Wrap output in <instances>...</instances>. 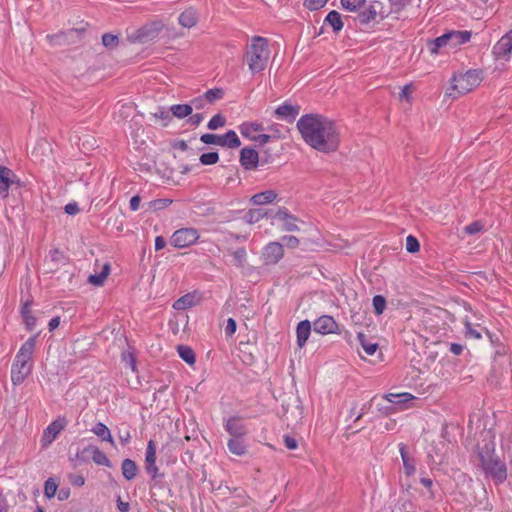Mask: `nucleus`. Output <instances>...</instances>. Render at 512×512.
<instances>
[{"label":"nucleus","instance_id":"nucleus-1","mask_svg":"<svg viewBox=\"0 0 512 512\" xmlns=\"http://www.w3.org/2000/svg\"><path fill=\"white\" fill-rule=\"evenodd\" d=\"M297 129L304 142L318 152L329 154L338 150L341 143L339 127L320 114H306L297 121Z\"/></svg>","mask_w":512,"mask_h":512},{"label":"nucleus","instance_id":"nucleus-2","mask_svg":"<svg viewBox=\"0 0 512 512\" xmlns=\"http://www.w3.org/2000/svg\"><path fill=\"white\" fill-rule=\"evenodd\" d=\"M34 350L35 338L31 337L22 344L17 352L11 366V381L14 386L22 384L31 374Z\"/></svg>","mask_w":512,"mask_h":512},{"label":"nucleus","instance_id":"nucleus-3","mask_svg":"<svg viewBox=\"0 0 512 512\" xmlns=\"http://www.w3.org/2000/svg\"><path fill=\"white\" fill-rule=\"evenodd\" d=\"M270 51L267 39L255 36L247 45L244 59L252 74L262 72L268 63Z\"/></svg>","mask_w":512,"mask_h":512},{"label":"nucleus","instance_id":"nucleus-4","mask_svg":"<svg viewBox=\"0 0 512 512\" xmlns=\"http://www.w3.org/2000/svg\"><path fill=\"white\" fill-rule=\"evenodd\" d=\"M484 79L480 69H469L465 72L454 73L450 80L449 96L458 98L476 89Z\"/></svg>","mask_w":512,"mask_h":512},{"label":"nucleus","instance_id":"nucleus-5","mask_svg":"<svg viewBox=\"0 0 512 512\" xmlns=\"http://www.w3.org/2000/svg\"><path fill=\"white\" fill-rule=\"evenodd\" d=\"M470 39V31L452 30L429 42L428 48L431 54L437 55L441 53L443 49L446 51L454 50L459 46L469 42Z\"/></svg>","mask_w":512,"mask_h":512},{"label":"nucleus","instance_id":"nucleus-6","mask_svg":"<svg viewBox=\"0 0 512 512\" xmlns=\"http://www.w3.org/2000/svg\"><path fill=\"white\" fill-rule=\"evenodd\" d=\"M495 445L493 441L485 444V451L479 453L481 464L486 472V475L497 480L506 478L505 464L494 455Z\"/></svg>","mask_w":512,"mask_h":512},{"label":"nucleus","instance_id":"nucleus-7","mask_svg":"<svg viewBox=\"0 0 512 512\" xmlns=\"http://www.w3.org/2000/svg\"><path fill=\"white\" fill-rule=\"evenodd\" d=\"M240 134L249 141L265 145L271 139V136L264 133L262 123L256 121H245L238 126Z\"/></svg>","mask_w":512,"mask_h":512},{"label":"nucleus","instance_id":"nucleus-8","mask_svg":"<svg viewBox=\"0 0 512 512\" xmlns=\"http://www.w3.org/2000/svg\"><path fill=\"white\" fill-rule=\"evenodd\" d=\"M200 141L207 145H216L229 149H236L241 146L240 138L234 130H228L223 135L206 133L201 135Z\"/></svg>","mask_w":512,"mask_h":512},{"label":"nucleus","instance_id":"nucleus-9","mask_svg":"<svg viewBox=\"0 0 512 512\" xmlns=\"http://www.w3.org/2000/svg\"><path fill=\"white\" fill-rule=\"evenodd\" d=\"M200 235L195 228H181L171 237V244L176 248H186L197 242Z\"/></svg>","mask_w":512,"mask_h":512},{"label":"nucleus","instance_id":"nucleus-10","mask_svg":"<svg viewBox=\"0 0 512 512\" xmlns=\"http://www.w3.org/2000/svg\"><path fill=\"white\" fill-rule=\"evenodd\" d=\"M162 20H155L143 25L136 31L135 39L139 42H148L158 37L160 32L164 29Z\"/></svg>","mask_w":512,"mask_h":512},{"label":"nucleus","instance_id":"nucleus-11","mask_svg":"<svg viewBox=\"0 0 512 512\" xmlns=\"http://www.w3.org/2000/svg\"><path fill=\"white\" fill-rule=\"evenodd\" d=\"M314 331L320 335L339 333V325L330 315H322L313 323Z\"/></svg>","mask_w":512,"mask_h":512},{"label":"nucleus","instance_id":"nucleus-12","mask_svg":"<svg viewBox=\"0 0 512 512\" xmlns=\"http://www.w3.org/2000/svg\"><path fill=\"white\" fill-rule=\"evenodd\" d=\"M13 184L21 186L20 180L11 169L5 166H0V196L2 198L8 197L9 188Z\"/></svg>","mask_w":512,"mask_h":512},{"label":"nucleus","instance_id":"nucleus-13","mask_svg":"<svg viewBox=\"0 0 512 512\" xmlns=\"http://www.w3.org/2000/svg\"><path fill=\"white\" fill-rule=\"evenodd\" d=\"M512 52V30L502 36L493 47L495 59L508 60Z\"/></svg>","mask_w":512,"mask_h":512},{"label":"nucleus","instance_id":"nucleus-14","mask_svg":"<svg viewBox=\"0 0 512 512\" xmlns=\"http://www.w3.org/2000/svg\"><path fill=\"white\" fill-rule=\"evenodd\" d=\"M274 219L276 224L284 231L292 232L298 230V219L291 215L285 208L279 209Z\"/></svg>","mask_w":512,"mask_h":512},{"label":"nucleus","instance_id":"nucleus-15","mask_svg":"<svg viewBox=\"0 0 512 512\" xmlns=\"http://www.w3.org/2000/svg\"><path fill=\"white\" fill-rule=\"evenodd\" d=\"M239 162L245 170H255L259 163V153L251 147H244L240 151Z\"/></svg>","mask_w":512,"mask_h":512},{"label":"nucleus","instance_id":"nucleus-16","mask_svg":"<svg viewBox=\"0 0 512 512\" xmlns=\"http://www.w3.org/2000/svg\"><path fill=\"white\" fill-rule=\"evenodd\" d=\"M145 470L151 478L158 476V467L156 466V443L150 440L145 452Z\"/></svg>","mask_w":512,"mask_h":512},{"label":"nucleus","instance_id":"nucleus-17","mask_svg":"<svg viewBox=\"0 0 512 512\" xmlns=\"http://www.w3.org/2000/svg\"><path fill=\"white\" fill-rule=\"evenodd\" d=\"M65 425L66 422L63 419L55 420L52 423H50L43 432L41 438L42 446H49L56 439L58 434L64 429Z\"/></svg>","mask_w":512,"mask_h":512},{"label":"nucleus","instance_id":"nucleus-18","mask_svg":"<svg viewBox=\"0 0 512 512\" xmlns=\"http://www.w3.org/2000/svg\"><path fill=\"white\" fill-rule=\"evenodd\" d=\"M284 255L283 245L278 242H270L263 251L264 260L267 264H276Z\"/></svg>","mask_w":512,"mask_h":512},{"label":"nucleus","instance_id":"nucleus-19","mask_svg":"<svg viewBox=\"0 0 512 512\" xmlns=\"http://www.w3.org/2000/svg\"><path fill=\"white\" fill-rule=\"evenodd\" d=\"M398 448H399V452H400L402 462H403L404 475L406 477H411L414 475L415 470H416L415 459L410 454V452L408 451V449L404 443H399Z\"/></svg>","mask_w":512,"mask_h":512},{"label":"nucleus","instance_id":"nucleus-20","mask_svg":"<svg viewBox=\"0 0 512 512\" xmlns=\"http://www.w3.org/2000/svg\"><path fill=\"white\" fill-rule=\"evenodd\" d=\"M226 431L232 438H241L247 434V428L240 418L231 417L225 423Z\"/></svg>","mask_w":512,"mask_h":512},{"label":"nucleus","instance_id":"nucleus-21","mask_svg":"<svg viewBox=\"0 0 512 512\" xmlns=\"http://www.w3.org/2000/svg\"><path fill=\"white\" fill-rule=\"evenodd\" d=\"M300 113L299 105H292L290 103H283L275 110V115L278 119L293 121Z\"/></svg>","mask_w":512,"mask_h":512},{"label":"nucleus","instance_id":"nucleus-22","mask_svg":"<svg viewBox=\"0 0 512 512\" xmlns=\"http://www.w3.org/2000/svg\"><path fill=\"white\" fill-rule=\"evenodd\" d=\"M384 398L387 401L397 405L400 410L409 408L410 406L408 405V403L415 400V396L408 392L388 393L384 396Z\"/></svg>","mask_w":512,"mask_h":512},{"label":"nucleus","instance_id":"nucleus-23","mask_svg":"<svg viewBox=\"0 0 512 512\" xmlns=\"http://www.w3.org/2000/svg\"><path fill=\"white\" fill-rule=\"evenodd\" d=\"M200 302V296L197 293H188L180 297L173 303L176 310H186L196 306Z\"/></svg>","mask_w":512,"mask_h":512},{"label":"nucleus","instance_id":"nucleus-24","mask_svg":"<svg viewBox=\"0 0 512 512\" xmlns=\"http://www.w3.org/2000/svg\"><path fill=\"white\" fill-rule=\"evenodd\" d=\"M310 333H311L310 321L303 320L298 323L297 328H296V336H297V345L299 346V348H302L306 344V342L310 336Z\"/></svg>","mask_w":512,"mask_h":512},{"label":"nucleus","instance_id":"nucleus-25","mask_svg":"<svg viewBox=\"0 0 512 512\" xmlns=\"http://www.w3.org/2000/svg\"><path fill=\"white\" fill-rule=\"evenodd\" d=\"M276 198V191L270 189L254 194L251 197V202L253 205H265L272 203Z\"/></svg>","mask_w":512,"mask_h":512},{"label":"nucleus","instance_id":"nucleus-26","mask_svg":"<svg viewBox=\"0 0 512 512\" xmlns=\"http://www.w3.org/2000/svg\"><path fill=\"white\" fill-rule=\"evenodd\" d=\"M178 21L181 26L192 28L198 21L197 13L192 8L186 9L179 15Z\"/></svg>","mask_w":512,"mask_h":512},{"label":"nucleus","instance_id":"nucleus-27","mask_svg":"<svg viewBox=\"0 0 512 512\" xmlns=\"http://www.w3.org/2000/svg\"><path fill=\"white\" fill-rule=\"evenodd\" d=\"M91 431L98 436L102 441H106L110 443L112 446H115V441L111 435L109 428L102 422H98L91 429Z\"/></svg>","mask_w":512,"mask_h":512},{"label":"nucleus","instance_id":"nucleus-28","mask_svg":"<svg viewBox=\"0 0 512 512\" xmlns=\"http://www.w3.org/2000/svg\"><path fill=\"white\" fill-rule=\"evenodd\" d=\"M91 455L92 460L97 465L110 466V460L106 454L101 451L97 446H89L85 449Z\"/></svg>","mask_w":512,"mask_h":512},{"label":"nucleus","instance_id":"nucleus-29","mask_svg":"<svg viewBox=\"0 0 512 512\" xmlns=\"http://www.w3.org/2000/svg\"><path fill=\"white\" fill-rule=\"evenodd\" d=\"M110 274V265L108 263H105L101 271L96 274H92L88 278V282L94 286H102L107 279V277Z\"/></svg>","mask_w":512,"mask_h":512},{"label":"nucleus","instance_id":"nucleus-30","mask_svg":"<svg viewBox=\"0 0 512 512\" xmlns=\"http://www.w3.org/2000/svg\"><path fill=\"white\" fill-rule=\"evenodd\" d=\"M228 450L231 454L236 456H243L247 452V447L243 440L240 438H231L228 443Z\"/></svg>","mask_w":512,"mask_h":512},{"label":"nucleus","instance_id":"nucleus-31","mask_svg":"<svg viewBox=\"0 0 512 512\" xmlns=\"http://www.w3.org/2000/svg\"><path fill=\"white\" fill-rule=\"evenodd\" d=\"M324 22L329 24L332 27L333 31L336 33L341 31L344 26L341 15L336 10L330 11L326 16Z\"/></svg>","mask_w":512,"mask_h":512},{"label":"nucleus","instance_id":"nucleus-32","mask_svg":"<svg viewBox=\"0 0 512 512\" xmlns=\"http://www.w3.org/2000/svg\"><path fill=\"white\" fill-rule=\"evenodd\" d=\"M193 106L190 104H175L170 107L171 116L183 119L192 114Z\"/></svg>","mask_w":512,"mask_h":512},{"label":"nucleus","instance_id":"nucleus-33","mask_svg":"<svg viewBox=\"0 0 512 512\" xmlns=\"http://www.w3.org/2000/svg\"><path fill=\"white\" fill-rule=\"evenodd\" d=\"M172 204V200L168 198L155 199L146 203V211L149 213H155L163 210Z\"/></svg>","mask_w":512,"mask_h":512},{"label":"nucleus","instance_id":"nucleus-34","mask_svg":"<svg viewBox=\"0 0 512 512\" xmlns=\"http://www.w3.org/2000/svg\"><path fill=\"white\" fill-rule=\"evenodd\" d=\"M122 474L126 480L133 479L137 474V465L131 459H125L122 462Z\"/></svg>","mask_w":512,"mask_h":512},{"label":"nucleus","instance_id":"nucleus-35","mask_svg":"<svg viewBox=\"0 0 512 512\" xmlns=\"http://www.w3.org/2000/svg\"><path fill=\"white\" fill-rule=\"evenodd\" d=\"M180 358L189 365H193L196 361L195 353L189 346L179 345L177 347Z\"/></svg>","mask_w":512,"mask_h":512},{"label":"nucleus","instance_id":"nucleus-36","mask_svg":"<svg viewBox=\"0 0 512 512\" xmlns=\"http://www.w3.org/2000/svg\"><path fill=\"white\" fill-rule=\"evenodd\" d=\"M21 313L27 329L33 330L36 326V318L32 315L29 303L23 305Z\"/></svg>","mask_w":512,"mask_h":512},{"label":"nucleus","instance_id":"nucleus-37","mask_svg":"<svg viewBox=\"0 0 512 512\" xmlns=\"http://www.w3.org/2000/svg\"><path fill=\"white\" fill-rule=\"evenodd\" d=\"M152 117L163 126H168L172 121L170 110L168 111L164 108H159L156 112L152 113Z\"/></svg>","mask_w":512,"mask_h":512},{"label":"nucleus","instance_id":"nucleus-38","mask_svg":"<svg viewBox=\"0 0 512 512\" xmlns=\"http://www.w3.org/2000/svg\"><path fill=\"white\" fill-rule=\"evenodd\" d=\"M415 91V87L413 84H406L402 87V90L399 94V100L400 101H405L406 103H408L409 105L412 104V94L413 92Z\"/></svg>","mask_w":512,"mask_h":512},{"label":"nucleus","instance_id":"nucleus-39","mask_svg":"<svg viewBox=\"0 0 512 512\" xmlns=\"http://www.w3.org/2000/svg\"><path fill=\"white\" fill-rule=\"evenodd\" d=\"M265 213L260 209H250L245 215V220L248 224H254L263 219Z\"/></svg>","mask_w":512,"mask_h":512},{"label":"nucleus","instance_id":"nucleus-40","mask_svg":"<svg viewBox=\"0 0 512 512\" xmlns=\"http://www.w3.org/2000/svg\"><path fill=\"white\" fill-rule=\"evenodd\" d=\"M358 338L360 340V343H361L365 353L368 356L374 355L376 350H377V348H378V345L376 343H368V342H366L365 335L363 333H359L358 334Z\"/></svg>","mask_w":512,"mask_h":512},{"label":"nucleus","instance_id":"nucleus-41","mask_svg":"<svg viewBox=\"0 0 512 512\" xmlns=\"http://www.w3.org/2000/svg\"><path fill=\"white\" fill-rule=\"evenodd\" d=\"M365 3V0H341L342 7L350 12H356Z\"/></svg>","mask_w":512,"mask_h":512},{"label":"nucleus","instance_id":"nucleus-42","mask_svg":"<svg viewBox=\"0 0 512 512\" xmlns=\"http://www.w3.org/2000/svg\"><path fill=\"white\" fill-rule=\"evenodd\" d=\"M225 124V117L222 114H216L209 120L207 127L210 130H216L218 128L225 126Z\"/></svg>","mask_w":512,"mask_h":512},{"label":"nucleus","instance_id":"nucleus-43","mask_svg":"<svg viewBox=\"0 0 512 512\" xmlns=\"http://www.w3.org/2000/svg\"><path fill=\"white\" fill-rule=\"evenodd\" d=\"M119 38L117 35L113 34H103L102 36V44L108 49H114L118 46Z\"/></svg>","mask_w":512,"mask_h":512},{"label":"nucleus","instance_id":"nucleus-44","mask_svg":"<svg viewBox=\"0 0 512 512\" xmlns=\"http://www.w3.org/2000/svg\"><path fill=\"white\" fill-rule=\"evenodd\" d=\"M372 304H373L374 312L377 315H381L385 310L386 300L383 296L376 295L373 297Z\"/></svg>","mask_w":512,"mask_h":512},{"label":"nucleus","instance_id":"nucleus-45","mask_svg":"<svg viewBox=\"0 0 512 512\" xmlns=\"http://www.w3.org/2000/svg\"><path fill=\"white\" fill-rule=\"evenodd\" d=\"M219 161V154L217 152H208L200 156V162L203 165H214Z\"/></svg>","mask_w":512,"mask_h":512},{"label":"nucleus","instance_id":"nucleus-46","mask_svg":"<svg viewBox=\"0 0 512 512\" xmlns=\"http://www.w3.org/2000/svg\"><path fill=\"white\" fill-rule=\"evenodd\" d=\"M328 0H304V7L310 11L321 9L327 4Z\"/></svg>","mask_w":512,"mask_h":512},{"label":"nucleus","instance_id":"nucleus-47","mask_svg":"<svg viewBox=\"0 0 512 512\" xmlns=\"http://www.w3.org/2000/svg\"><path fill=\"white\" fill-rule=\"evenodd\" d=\"M406 250L409 253H416L420 250V244L416 237L409 235L406 238Z\"/></svg>","mask_w":512,"mask_h":512},{"label":"nucleus","instance_id":"nucleus-48","mask_svg":"<svg viewBox=\"0 0 512 512\" xmlns=\"http://www.w3.org/2000/svg\"><path fill=\"white\" fill-rule=\"evenodd\" d=\"M222 90L221 89H210L205 92L203 99L207 102H214L215 100H218L222 97Z\"/></svg>","mask_w":512,"mask_h":512},{"label":"nucleus","instance_id":"nucleus-49","mask_svg":"<svg viewBox=\"0 0 512 512\" xmlns=\"http://www.w3.org/2000/svg\"><path fill=\"white\" fill-rule=\"evenodd\" d=\"M465 336L470 339H481L482 335L481 333L475 329L472 324L468 321L465 322Z\"/></svg>","mask_w":512,"mask_h":512},{"label":"nucleus","instance_id":"nucleus-50","mask_svg":"<svg viewBox=\"0 0 512 512\" xmlns=\"http://www.w3.org/2000/svg\"><path fill=\"white\" fill-rule=\"evenodd\" d=\"M377 16V12L373 7L368 8L367 10H364L360 14L361 22L367 23L372 20H374Z\"/></svg>","mask_w":512,"mask_h":512},{"label":"nucleus","instance_id":"nucleus-51","mask_svg":"<svg viewBox=\"0 0 512 512\" xmlns=\"http://www.w3.org/2000/svg\"><path fill=\"white\" fill-rule=\"evenodd\" d=\"M482 229H483V226L478 221H474L464 227V231L469 235L476 234V233L480 232Z\"/></svg>","mask_w":512,"mask_h":512},{"label":"nucleus","instance_id":"nucleus-52","mask_svg":"<svg viewBox=\"0 0 512 512\" xmlns=\"http://www.w3.org/2000/svg\"><path fill=\"white\" fill-rule=\"evenodd\" d=\"M237 329L236 321L233 318H228L225 326V335L231 337L235 334Z\"/></svg>","mask_w":512,"mask_h":512},{"label":"nucleus","instance_id":"nucleus-53","mask_svg":"<svg viewBox=\"0 0 512 512\" xmlns=\"http://www.w3.org/2000/svg\"><path fill=\"white\" fill-rule=\"evenodd\" d=\"M57 484L56 482H45V495L47 498H52L56 495L57 492Z\"/></svg>","mask_w":512,"mask_h":512},{"label":"nucleus","instance_id":"nucleus-54","mask_svg":"<svg viewBox=\"0 0 512 512\" xmlns=\"http://www.w3.org/2000/svg\"><path fill=\"white\" fill-rule=\"evenodd\" d=\"M284 244L286 245V247L290 248V249H295L299 246V239L296 238L295 236H284L282 238Z\"/></svg>","mask_w":512,"mask_h":512},{"label":"nucleus","instance_id":"nucleus-55","mask_svg":"<svg viewBox=\"0 0 512 512\" xmlns=\"http://www.w3.org/2000/svg\"><path fill=\"white\" fill-rule=\"evenodd\" d=\"M233 256H234V259L236 260L238 266H243L244 265L245 260H246V251H245V249H243V248L238 249L237 251H235L233 253Z\"/></svg>","mask_w":512,"mask_h":512},{"label":"nucleus","instance_id":"nucleus-56","mask_svg":"<svg viewBox=\"0 0 512 512\" xmlns=\"http://www.w3.org/2000/svg\"><path fill=\"white\" fill-rule=\"evenodd\" d=\"M283 441H284L285 446L290 450H295L298 447L297 440L290 435H284Z\"/></svg>","mask_w":512,"mask_h":512},{"label":"nucleus","instance_id":"nucleus-57","mask_svg":"<svg viewBox=\"0 0 512 512\" xmlns=\"http://www.w3.org/2000/svg\"><path fill=\"white\" fill-rule=\"evenodd\" d=\"M64 210L69 215H76L77 213H79V207H78L77 203H68L64 207Z\"/></svg>","mask_w":512,"mask_h":512},{"label":"nucleus","instance_id":"nucleus-58","mask_svg":"<svg viewBox=\"0 0 512 512\" xmlns=\"http://www.w3.org/2000/svg\"><path fill=\"white\" fill-rule=\"evenodd\" d=\"M140 204H141V198L140 196L138 195H135L133 196L131 199H130V203H129V206H130V209L132 211H137L140 207Z\"/></svg>","mask_w":512,"mask_h":512},{"label":"nucleus","instance_id":"nucleus-59","mask_svg":"<svg viewBox=\"0 0 512 512\" xmlns=\"http://www.w3.org/2000/svg\"><path fill=\"white\" fill-rule=\"evenodd\" d=\"M131 439V434L129 430L120 431L119 440L122 444H127Z\"/></svg>","mask_w":512,"mask_h":512},{"label":"nucleus","instance_id":"nucleus-60","mask_svg":"<svg viewBox=\"0 0 512 512\" xmlns=\"http://www.w3.org/2000/svg\"><path fill=\"white\" fill-rule=\"evenodd\" d=\"M166 246V241L162 236H157L155 239V250H162Z\"/></svg>","mask_w":512,"mask_h":512},{"label":"nucleus","instance_id":"nucleus-61","mask_svg":"<svg viewBox=\"0 0 512 512\" xmlns=\"http://www.w3.org/2000/svg\"><path fill=\"white\" fill-rule=\"evenodd\" d=\"M204 117L202 114H199V113H196V114H191V117H190V122L193 124V125H198L200 124L202 121H203Z\"/></svg>","mask_w":512,"mask_h":512},{"label":"nucleus","instance_id":"nucleus-62","mask_svg":"<svg viewBox=\"0 0 512 512\" xmlns=\"http://www.w3.org/2000/svg\"><path fill=\"white\" fill-rule=\"evenodd\" d=\"M49 330L53 331L60 325V317L56 316L49 321Z\"/></svg>","mask_w":512,"mask_h":512},{"label":"nucleus","instance_id":"nucleus-63","mask_svg":"<svg viewBox=\"0 0 512 512\" xmlns=\"http://www.w3.org/2000/svg\"><path fill=\"white\" fill-rule=\"evenodd\" d=\"M450 351L454 355H460L463 351V347L460 344L453 343V344H451Z\"/></svg>","mask_w":512,"mask_h":512},{"label":"nucleus","instance_id":"nucleus-64","mask_svg":"<svg viewBox=\"0 0 512 512\" xmlns=\"http://www.w3.org/2000/svg\"><path fill=\"white\" fill-rule=\"evenodd\" d=\"M204 102H205V100H204V99H203V97H202V98L194 99V100L192 101V104H193V106H194L196 109H201V108H203V107H204Z\"/></svg>","mask_w":512,"mask_h":512}]
</instances>
